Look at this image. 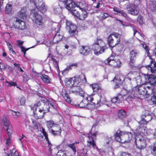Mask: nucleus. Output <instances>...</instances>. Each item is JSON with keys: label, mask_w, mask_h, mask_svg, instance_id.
Wrapping results in <instances>:
<instances>
[{"label": "nucleus", "mask_w": 156, "mask_h": 156, "mask_svg": "<svg viewBox=\"0 0 156 156\" xmlns=\"http://www.w3.org/2000/svg\"><path fill=\"white\" fill-rule=\"evenodd\" d=\"M96 95L94 94H92L90 95L84 93V95L82 96L83 98L86 100L87 101L88 104H91V102L92 103V101L94 100V98L95 101H96V99L95 96Z\"/></svg>", "instance_id": "22"}, {"label": "nucleus", "mask_w": 156, "mask_h": 156, "mask_svg": "<svg viewBox=\"0 0 156 156\" xmlns=\"http://www.w3.org/2000/svg\"><path fill=\"white\" fill-rule=\"evenodd\" d=\"M26 11L27 9L26 7L22 8L18 13V16L23 19L26 18L27 16V15L26 13Z\"/></svg>", "instance_id": "29"}, {"label": "nucleus", "mask_w": 156, "mask_h": 156, "mask_svg": "<svg viewBox=\"0 0 156 156\" xmlns=\"http://www.w3.org/2000/svg\"><path fill=\"white\" fill-rule=\"evenodd\" d=\"M62 8L58 5L55 6L53 8V11L55 14H59L62 12Z\"/></svg>", "instance_id": "43"}, {"label": "nucleus", "mask_w": 156, "mask_h": 156, "mask_svg": "<svg viewBox=\"0 0 156 156\" xmlns=\"http://www.w3.org/2000/svg\"><path fill=\"white\" fill-rule=\"evenodd\" d=\"M110 34L112 36H113L116 39V44H119L120 41V35L115 32L112 33Z\"/></svg>", "instance_id": "34"}, {"label": "nucleus", "mask_w": 156, "mask_h": 156, "mask_svg": "<svg viewBox=\"0 0 156 156\" xmlns=\"http://www.w3.org/2000/svg\"><path fill=\"white\" fill-rule=\"evenodd\" d=\"M66 28L69 30V33L71 36L75 35L77 32L76 27L75 25L72 22L66 20Z\"/></svg>", "instance_id": "10"}, {"label": "nucleus", "mask_w": 156, "mask_h": 156, "mask_svg": "<svg viewBox=\"0 0 156 156\" xmlns=\"http://www.w3.org/2000/svg\"><path fill=\"white\" fill-rule=\"evenodd\" d=\"M8 112L9 114H11L12 116L16 118L20 116L21 115L20 112L15 111L11 109H9L8 110Z\"/></svg>", "instance_id": "41"}, {"label": "nucleus", "mask_w": 156, "mask_h": 156, "mask_svg": "<svg viewBox=\"0 0 156 156\" xmlns=\"http://www.w3.org/2000/svg\"><path fill=\"white\" fill-rule=\"evenodd\" d=\"M139 54V51L136 50H133L131 51L130 52V62L132 63H134L136 58Z\"/></svg>", "instance_id": "23"}, {"label": "nucleus", "mask_w": 156, "mask_h": 156, "mask_svg": "<svg viewBox=\"0 0 156 156\" xmlns=\"http://www.w3.org/2000/svg\"><path fill=\"white\" fill-rule=\"evenodd\" d=\"M6 69L5 67V65L2 62H0V69L2 70H4Z\"/></svg>", "instance_id": "61"}, {"label": "nucleus", "mask_w": 156, "mask_h": 156, "mask_svg": "<svg viewBox=\"0 0 156 156\" xmlns=\"http://www.w3.org/2000/svg\"><path fill=\"white\" fill-rule=\"evenodd\" d=\"M127 9L128 13L133 16L138 15L140 12L139 7L138 5L134 4H130L128 5Z\"/></svg>", "instance_id": "11"}, {"label": "nucleus", "mask_w": 156, "mask_h": 156, "mask_svg": "<svg viewBox=\"0 0 156 156\" xmlns=\"http://www.w3.org/2000/svg\"><path fill=\"white\" fill-rule=\"evenodd\" d=\"M151 9L153 11L155 10L156 9V2H153L150 5Z\"/></svg>", "instance_id": "59"}, {"label": "nucleus", "mask_w": 156, "mask_h": 156, "mask_svg": "<svg viewBox=\"0 0 156 156\" xmlns=\"http://www.w3.org/2000/svg\"><path fill=\"white\" fill-rule=\"evenodd\" d=\"M112 137L111 136H108L105 139L104 145L105 147H108L110 144L112 143Z\"/></svg>", "instance_id": "31"}, {"label": "nucleus", "mask_w": 156, "mask_h": 156, "mask_svg": "<svg viewBox=\"0 0 156 156\" xmlns=\"http://www.w3.org/2000/svg\"><path fill=\"white\" fill-rule=\"evenodd\" d=\"M33 3L35 6L36 8L41 12H45L47 11V6L43 2L40 1L37 3V1L34 0Z\"/></svg>", "instance_id": "13"}, {"label": "nucleus", "mask_w": 156, "mask_h": 156, "mask_svg": "<svg viewBox=\"0 0 156 156\" xmlns=\"http://www.w3.org/2000/svg\"><path fill=\"white\" fill-rule=\"evenodd\" d=\"M44 105V107H45L46 109H48L49 110V109L50 108H52L56 110V106L54 103H51L48 101L47 99L44 100H41L38 102V106L40 105Z\"/></svg>", "instance_id": "14"}, {"label": "nucleus", "mask_w": 156, "mask_h": 156, "mask_svg": "<svg viewBox=\"0 0 156 156\" xmlns=\"http://www.w3.org/2000/svg\"><path fill=\"white\" fill-rule=\"evenodd\" d=\"M118 56L112 52L111 56L105 61L106 64H109L115 68H119L122 65V63L119 59H116Z\"/></svg>", "instance_id": "8"}, {"label": "nucleus", "mask_w": 156, "mask_h": 156, "mask_svg": "<svg viewBox=\"0 0 156 156\" xmlns=\"http://www.w3.org/2000/svg\"><path fill=\"white\" fill-rule=\"evenodd\" d=\"M12 10V4L11 2H9L5 8V12L6 14L10 13Z\"/></svg>", "instance_id": "38"}, {"label": "nucleus", "mask_w": 156, "mask_h": 156, "mask_svg": "<svg viewBox=\"0 0 156 156\" xmlns=\"http://www.w3.org/2000/svg\"><path fill=\"white\" fill-rule=\"evenodd\" d=\"M143 17L141 15H139L138 16L137 19V21L139 22V24L140 25L142 24L143 23Z\"/></svg>", "instance_id": "57"}, {"label": "nucleus", "mask_w": 156, "mask_h": 156, "mask_svg": "<svg viewBox=\"0 0 156 156\" xmlns=\"http://www.w3.org/2000/svg\"><path fill=\"white\" fill-rule=\"evenodd\" d=\"M77 63H74L72 64L71 65H70L69 66V67H70V69H71L73 67H74V68H76L77 67Z\"/></svg>", "instance_id": "62"}, {"label": "nucleus", "mask_w": 156, "mask_h": 156, "mask_svg": "<svg viewBox=\"0 0 156 156\" xmlns=\"http://www.w3.org/2000/svg\"><path fill=\"white\" fill-rule=\"evenodd\" d=\"M151 100L153 104L156 105V93H154L153 95L151 97Z\"/></svg>", "instance_id": "53"}, {"label": "nucleus", "mask_w": 156, "mask_h": 156, "mask_svg": "<svg viewBox=\"0 0 156 156\" xmlns=\"http://www.w3.org/2000/svg\"><path fill=\"white\" fill-rule=\"evenodd\" d=\"M39 42H40V41H37V44L36 45H35L34 46H33L32 47H31L27 48H25V47H23V46H20L21 51L23 53V54L24 55H25L26 52L27 51L29 50L31 48H34L35 47V46H36L37 44H43L42 43H39Z\"/></svg>", "instance_id": "37"}, {"label": "nucleus", "mask_w": 156, "mask_h": 156, "mask_svg": "<svg viewBox=\"0 0 156 156\" xmlns=\"http://www.w3.org/2000/svg\"><path fill=\"white\" fill-rule=\"evenodd\" d=\"M64 4L66 8L69 11H70L73 10V9L75 8H76L77 10H78L77 7L80 6L82 5L80 3L76 4L72 0H66V2H65Z\"/></svg>", "instance_id": "12"}, {"label": "nucleus", "mask_w": 156, "mask_h": 156, "mask_svg": "<svg viewBox=\"0 0 156 156\" xmlns=\"http://www.w3.org/2000/svg\"><path fill=\"white\" fill-rule=\"evenodd\" d=\"M6 44L9 51L10 52H12L13 54H15V52L12 49V46L10 44V43L9 42H7Z\"/></svg>", "instance_id": "52"}, {"label": "nucleus", "mask_w": 156, "mask_h": 156, "mask_svg": "<svg viewBox=\"0 0 156 156\" xmlns=\"http://www.w3.org/2000/svg\"><path fill=\"white\" fill-rule=\"evenodd\" d=\"M62 94L64 99L66 102L69 103H71L72 99L67 92L64 89L62 90Z\"/></svg>", "instance_id": "25"}, {"label": "nucleus", "mask_w": 156, "mask_h": 156, "mask_svg": "<svg viewBox=\"0 0 156 156\" xmlns=\"http://www.w3.org/2000/svg\"><path fill=\"white\" fill-rule=\"evenodd\" d=\"M108 43L109 46L112 48L116 46L118 44H116V43H114V39L112 35L110 34L107 38Z\"/></svg>", "instance_id": "28"}, {"label": "nucleus", "mask_w": 156, "mask_h": 156, "mask_svg": "<svg viewBox=\"0 0 156 156\" xmlns=\"http://www.w3.org/2000/svg\"><path fill=\"white\" fill-rule=\"evenodd\" d=\"M92 49L94 54L98 55L103 53L107 48L105 44L101 39L98 38L92 45Z\"/></svg>", "instance_id": "7"}, {"label": "nucleus", "mask_w": 156, "mask_h": 156, "mask_svg": "<svg viewBox=\"0 0 156 156\" xmlns=\"http://www.w3.org/2000/svg\"><path fill=\"white\" fill-rule=\"evenodd\" d=\"M42 133L43 135L44 136L46 140L47 141V142L48 143V144L49 145V146L50 145L51 146L52 145L51 144L50 142L49 141V139L48 138V134L46 132V131L45 130V129H42Z\"/></svg>", "instance_id": "48"}, {"label": "nucleus", "mask_w": 156, "mask_h": 156, "mask_svg": "<svg viewBox=\"0 0 156 156\" xmlns=\"http://www.w3.org/2000/svg\"><path fill=\"white\" fill-rule=\"evenodd\" d=\"M81 79L79 76H76L73 77L66 78L65 80V84L68 87H73L79 85Z\"/></svg>", "instance_id": "9"}, {"label": "nucleus", "mask_w": 156, "mask_h": 156, "mask_svg": "<svg viewBox=\"0 0 156 156\" xmlns=\"http://www.w3.org/2000/svg\"><path fill=\"white\" fill-rule=\"evenodd\" d=\"M9 26L11 27L22 30H25L26 33L25 34L26 36H30L31 34L24 21L19 18H12L9 21Z\"/></svg>", "instance_id": "3"}, {"label": "nucleus", "mask_w": 156, "mask_h": 156, "mask_svg": "<svg viewBox=\"0 0 156 156\" xmlns=\"http://www.w3.org/2000/svg\"><path fill=\"white\" fill-rule=\"evenodd\" d=\"M38 76L40 77L42 81L46 83H49L51 80L50 78L47 75L41 73L37 74Z\"/></svg>", "instance_id": "27"}, {"label": "nucleus", "mask_w": 156, "mask_h": 156, "mask_svg": "<svg viewBox=\"0 0 156 156\" xmlns=\"http://www.w3.org/2000/svg\"><path fill=\"white\" fill-rule=\"evenodd\" d=\"M5 82L9 84L8 86L10 87L12 86L15 87L17 85V83L16 82H12V81L9 82L6 80Z\"/></svg>", "instance_id": "56"}, {"label": "nucleus", "mask_w": 156, "mask_h": 156, "mask_svg": "<svg viewBox=\"0 0 156 156\" xmlns=\"http://www.w3.org/2000/svg\"><path fill=\"white\" fill-rule=\"evenodd\" d=\"M2 122L5 126L7 127L6 130L8 135L9 136L11 135V133L12 132V126L10 125L9 120L7 117L5 116H4L2 118Z\"/></svg>", "instance_id": "15"}, {"label": "nucleus", "mask_w": 156, "mask_h": 156, "mask_svg": "<svg viewBox=\"0 0 156 156\" xmlns=\"http://www.w3.org/2000/svg\"><path fill=\"white\" fill-rule=\"evenodd\" d=\"M25 102L26 99L24 97H20L17 101V105L18 106H24L25 104Z\"/></svg>", "instance_id": "32"}, {"label": "nucleus", "mask_w": 156, "mask_h": 156, "mask_svg": "<svg viewBox=\"0 0 156 156\" xmlns=\"http://www.w3.org/2000/svg\"><path fill=\"white\" fill-rule=\"evenodd\" d=\"M51 61H52L54 66L55 68L57 70L58 73H59V72L60 71L58 62L55 59L52 58Z\"/></svg>", "instance_id": "45"}, {"label": "nucleus", "mask_w": 156, "mask_h": 156, "mask_svg": "<svg viewBox=\"0 0 156 156\" xmlns=\"http://www.w3.org/2000/svg\"><path fill=\"white\" fill-rule=\"evenodd\" d=\"M149 68L151 72L152 73H156V62H152Z\"/></svg>", "instance_id": "40"}, {"label": "nucleus", "mask_w": 156, "mask_h": 156, "mask_svg": "<svg viewBox=\"0 0 156 156\" xmlns=\"http://www.w3.org/2000/svg\"><path fill=\"white\" fill-rule=\"evenodd\" d=\"M96 99V101H95V100H94V102L93 103L94 106L96 107L98 106V105H100L101 104H105V103L107 101H106L105 98L99 96V95H96L95 96Z\"/></svg>", "instance_id": "19"}, {"label": "nucleus", "mask_w": 156, "mask_h": 156, "mask_svg": "<svg viewBox=\"0 0 156 156\" xmlns=\"http://www.w3.org/2000/svg\"><path fill=\"white\" fill-rule=\"evenodd\" d=\"M56 124L52 120H49L47 121V126L49 131Z\"/></svg>", "instance_id": "39"}, {"label": "nucleus", "mask_w": 156, "mask_h": 156, "mask_svg": "<svg viewBox=\"0 0 156 156\" xmlns=\"http://www.w3.org/2000/svg\"><path fill=\"white\" fill-rule=\"evenodd\" d=\"M126 112L123 110H119L118 111V116L121 119H122L126 116Z\"/></svg>", "instance_id": "47"}, {"label": "nucleus", "mask_w": 156, "mask_h": 156, "mask_svg": "<svg viewBox=\"0 0 156 156\" xmlns=\"http://www.w3.org/2000/svg\"><path fill=\"white\" fill-rule=\"evenodd\" d=\"M33 16V21L36 23L37 27H41L42 24V16L37 12L34 13Z\"/></svg>", "instance_id": "16"}, {"label": "nucleus", "mask_w": 156, "mask_h": 156, "mask_svg": "<svg viewBox=\"0 0 156 156\" xmlns=\"http://www.w3.org/2000/svg\"><path fill=\"white\" fill-rule=\"evenodd\" d=\"M72 92L76 95H79L82 97L85 93L84 91L79 85L77 86L73 87H72Z\"/></svg>", "instance_id": "21"}, {"label": "nucleus", "mask_w": 156, "mask_h": 156, "mask_svg": "<svg viewBox=\"0 0 156 156\" xmlns=\"http://www.w3.org/2000/svg\"><path fill=\"white\" fill-rule=\"evenodd\" d=\"M79 143V142H76L72 144H68L67 146L71 148L75 154L76 152V148L77 147V144Z\"/></svg>", "instance_id": "36"}, {"label": "nucleus", "mask_w": 156, "mask_h": 156, "mask_svg": "<svg viewBox=\"0 0 156 156\" xmlns=\"http://www.w3.org/2000/svg\"><path fill=\"white\" fill-rule=\"evenodd\" d=\"M3 156H20L18 152L15 151V152L12 154L11 151L8 149L5 151L3 154Z\"/></svg>", "instance_id": "30"}, {"label": "nucleus", "mask_w": 156, "mask_h": 156, "mask_svg": "<svg viewBox=\"0 0 156 156\" xmlns=\"http://www.w3.org/2000/svg\"><path fill=\"white\" fill-rule=\"evenodd\" d=\"M62 35L59 34L58 33H57L54 37L53 43H58L62 39Z\"/></svg>", "instance_id": "35"}, {"label": "nucleus", "mask_w": 156, "mask_h": 156, "mask_svg": "<svg viewBox=\"0 0 156 156\" xmlns=\"http://www.w3.org/2000/svg\"><path fill=\"white\" fill-rule=\"evenodd\" d=\"M26 137L23 135H22V136L21 138H20L19 139V140L20 141V144L23 146V143L24 141L26 140Z\"/></svg>", "instance_id": "54"}, {"label": "nucleus", "mask_w": 156, "mask_h": 156, "mask_svg": "<svg viewBox=\"0 0 156 156\" xmlns=\"http://www.w3.org/2000/svg\"><path fill=\"white\" fill-rule=\"evenodd\" d=\"M141 44L145 50L146 52L147 53V56H149L150 54L149 52V47L148 46H147L144 43H142Z\"/></svg>", "instance_id": "51"}, {"label": "nucleus", "mask_w": 156, "mask_h": 156, "mask_svg": "<svg viewBox=\"0 0 156 156\" xmlns=\"http://www.w3.org/2000/svg\"><path fill=\"white\" fill-rule=\"evenodd\" d=\"M69 70H71L70 67L67 66L62 71V73L63 75L66 74L69 72Z\"/></svg>", "instance_id": "58"}, {"label": "nucleus", "mask_w": 156, "mask_h": 156, "mask_svg": "<svg viewBox=\"0 0 156 156\" xmlns=\"http://www.w3.org/2000/svg\"><path fill=\"white\" fill-rule=\"evenodd\" d=\"M57 156H71L66 151L59 150L57 154Z\"/></svg>", "instance_id": "42"}, {"label": "nucleus", "mask_w": 156, "mask_h": 156, "mask_svg": "<svg viewBox=\"0 0 156 156\" xmlns=\"http://www.w3.org/2000/svg\"><path fill=\"white\" fill-rule=\"evenodd\" d=\"M90 86L92 87L94 92H97L98 90L101 89V87L98 84L94 83L92 85L91 84Z\"/></svg>", "instance_id": "46"}, {"label": "nucleus", "mask_w": 156, "mask_h": 156, "mask_svg": "<svg viewBox=\"0 0 156 156\" xmlns=\"http://www.w3.org/2000/svg\"><path fill=\"white\" fill-rule=\"evenodd\" d=\"M114 135L115 140L122 143L129 142L133 137L131 132L124 133L119 130L116 132Z\"/></svg>", "instance_id": "4"}, {"label": "nucleus", "mask_w": 156, "mask_h": 156, "mask_svg": "<svg viewBox=\"0 0 156 156\" xmlns=\"http://www.w3.org/2000/svg\"><path fill=\"white\" fill-rule=\"evenodd\" d=\"M151 153L154 156H156V142L152 146H151Z\"/></svg>", "instance_id": "49"}, {"label": "nucleus", "mask_w": 156, "mask_h": 156, "mask_svg": "<svg viewBox=\"0 0 156 156\" xmlns=\"http://www.w3.org/2000/svg\"><path fill=\"white\" fill-rule=\"evenodd\" d=\"M133 35H134V36L135 34L136 33L137 34H138L139 35H140L141 36V34H140V33L137 31L135 29V28H134V27H133Z\"/></svg>", "instance_id": "63"}, {"label": "nucleus", "mask_w": 156, "mask_h": 156, "mask_svg": "<svg viewBox=\"0 0 156 156\" xmlns=\"http://www.w3.org/2000/svg\"><path fill=\"white\" fill-rule=\"evenodd\" d=\"M109 16L108 14L107 13H102L100 16V18L102 20H104Z\"/></svg>", "instance_id": "55"}, {"label": "nucleus", "mask_w": 156, "mask_h": 156, "mask_svg": "<svg viewBox=\"0 0 156 156\" xmlns=\"http://www.w3.org/2000/svg\"><path fill=\"white\" fill-rule=\"evenodd\" d=\"M123 100L122 95L120 94L118 95L117 96L113 98L111 100L110 102L111 103L115 104L116 105H118V103L120 101L121 102V101Z\"/></svg>", "instance_id": "26"}, {"label": "nucleus", "mask_w": 156, "mask_h": 156, "mask_svg": "<svg viewBox=\"0 0 156 156\" xmlns=\"http://www.w3.org/2000/svg\"><path fill=\"white\" fill-rule=\"evenodd\" d=\"M136 72H130L126 75L125 78L122 76L116 75L113 80L115 83V88L119 87V85L122 81H130L136 78L137 86L129 90L127 93L128 98L129 99L139 98V95L144 96L146 98L154 93L153 86L156 85V76L153 75H148L142 74L141 76L135 77Z\"/></svg>", "instance_id": "1"}, {"label": "nucleus", "mask_w": 156, "mask_h": 156, "mask_svg": "<svg viewBox=\"0 0 156 156\" xmlns=\"http://www.w3.org/2000/svg\"><path fill=\"white\" fill-rule=\"evenodd\" d=\"M38 102L37 105L34 104L31 107V108L33 110L34 117L36 119L42 118L45 114L49 110L46 109L44 105H40L38 106Z\"/></svg>", "instance_id": "6"}, {"label": "nucleus", "mask_w": 156, "mask_h": 156, "mask_svg": "<svg viewBox=\"0 0 156 156\" xmlns=\"http://www.w3.org/2000/svg\"><path fill=\"white\" fill-rule=\"evenodd\" d=\"M113 10L114 11L117 12V13H116L117 15L119 16H122L124 17H126L127 16V14L123 11L120 10L119 9L116 7H114Z\"/></svg>", "instance_id": "33"}, {"label": "nucleus", "mask_w": 156, "mask_h": 156, "mask_svg": "<svg viewBox=\"0 0 156 156\" xmlns=\"http://www.w3.org/2000/svg\"><path fill=\"white\" fill-rule=\"evenodd\" d=\"M95 125H93L90 132L87 135V136L88 138L87 145L88 147L90 148L91 147L95 150L97 151L99 150V149L96 146L95 140H96V135L98 132L97 131H94L95 129Z\"/></svg>", "instance_id": "5"}, {"label": "nucleus", "mask_w": 156, "mask_h": 156, "mask_svg": "<svg viewBox=\"0 0 156 156\" xmlns=\"http://www.w3.org/2000/svg\"><path fill=\"white\" fill-rule=\"evenodd\" d=\"M62 132L61 128L60 126L56 124L50 131V132L53 135L56 136L60 135Z\"/></svg>", "instance_id": "17"}, {"label": "nucleus", "mask_w": 156, "mask_h": 156, "mask_svg": "<svg viewBox=\"0 0 156 156\" xmlns=\"http://www.w3.org/2000/svg\"><path fill=\"white\" fill-rule=\"evenodd\" d=\"M91 50V49L89 46H82L80 50V52L83 55H87L90 52Z\"/></svg>", "instance_id": "24"}, {"label": "nucleus", "mask_w": 156, "mask_h": 156, "mask_svg": "<svg viewBox=\"0 0 156 156\" xmlns=\"http://www.w3.org/2000/svg\"><path fill=\"white\" fill-rule=\"evenodd\" d=\"M10 140L11 139L9 137L6 140V145H9V144L10 143Z\"/></svg>", "instance_id": "64"}, {"label": "nucleus", "mask_w": 156, "mask_h": 156, "mask_svg": "<svg viewBox=\"0 0 156 156\" xmlns=\"http://www.w3.org/2000/svg\"><path fill=\"white\" fill-rule=\"evenodd\" d=\"M145 119L144 118H142L140 122L142 124H144L147 123V122L151 120V117L150 115H148L145 117Z\"/></svg>", "instance_id": "44"}, {"label": "nucleus", "mask_w": 156, "mask_h": 156, "mask_svg": "<svg viewBox=\"0 0 156 156\" xmlns=\"http://www.w3.org/2000/svg\"><path fill=\"white\" fill-rule=\"evenodd\" d=\"M78 106L80 108H87L88 109H92L93 108H96V107L92 104H88L87 100H85L83 98V100L78 105Z\"/></svg>", "instance_id": "18"}, {"label": "nucleus", "mask_w": 156, "mask_h": 156, "mask_svg": "<svg viewBox=\"0 0 156 156\" xmlns=\"http://www.w3.org/2000/svg\"><path fill=\"white\" fill-rule=\"evenodd\" d=\"M78 10H79L80 11L79 19L81 20H85L88 14L86 11L84 9V7H82L81 5L77 7Z\"/></svg>", "instance_id": "20"}, {"label": "nucleus", "mask_w": 156, "mask_h": 156, "mask_svg": "<svg viewBox=\"0 0 156 156\" xmlns=\"http://www.w3.org/2000/svg\"><path fill=\"white\" fill-rule=\"evenodd\" d=\"M146 129L145 126L141 125L138 126L134 132L136 145L140 150L144 149L146 147V142L149 141V140L145 136L147 135H152L154 138L156 137V128L154 130L151 129L148 130Z\"/></svg>", "instance_id": "2"}, {"label": "nucleus", "mask_w": 156, "mask_h": 156, "mask_svg": "<svg viewBox=\"0 0 156 156\" xmlns=\"http://www.w3.org/2000/svg\"><path fill=\"white\" fill-rule=\"evenodd\" d=\"M74 9H73V10L71 11V12L75 16L77 17L79 19L80 16V13L81 12L80 10V12L79 11H77L78 10H77L76 8Z\"/></svg>", "instance_id": "50"}, {"label": "nucleus", "mask_w": 156, "mask_h": 156, "mask_svg": "<svg viewBox=\"0 0 156 156\" xmlns=\"http://www.w3.org/2000/svg\"><path fill=\"white\" fill-rule=\"evenodd\" d=\"M119 156H131V155L127 152H122Z\"/></svg>", "instance_id": "60"}]
</instances>
